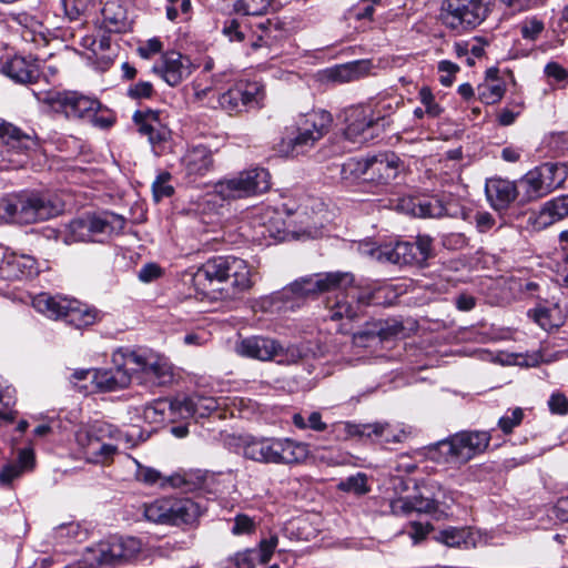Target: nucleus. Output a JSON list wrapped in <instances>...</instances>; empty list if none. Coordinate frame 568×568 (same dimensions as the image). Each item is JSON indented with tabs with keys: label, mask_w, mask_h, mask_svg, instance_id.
<instances>
[{
	"label": "nucleus",
	"mask_w": 568,
	"mask_h": 568,
	"mask_svg": "<svg viewBox=\"0 0 568 568\" xmlns=\"http://www.w3.org/2000/svg\"><path fill=\"white\" fill-rule=\"evenodd\" d=\"M130 349H119L113 354V368L97 369L95 386L103 392H114L125 388L134 379L133 372L124 363Z\"/></svg>",
	"instance_id": "4be33fe9"
},
{
	"label": "nucleus",
	"mask_w": 568,
	"mask_h": 568,
	"mask_svg": "<svg viewBox=\"0 0 568 568\" xmlns=\"http://www.w3.org/2000/svg\"><path fill=\"white\" fill-rule=\"evenodd\" d=\"M161 50L162 42L158 38H152L148 40L144 44L140 45L138 52L142 58L149 59L152 55L161 52Z\"/></svg>",
	"instance_id": "338daca9"
},
{
	"label": "nucleus",
	"mask_w": 568,
	"mask_h": 568,
	"mask_svg": "<svg viewBox=\"0 0 568 568\" xmlns=\"http://www.w3.org/2000/svg\"><path fill=\"white\" fill-rule=\"evenodd\" d=\"M222 33L230 41L242 42L247 39L253 50L271 48L285 38V31L277 19H267L256 24V30L248 28L243 20L227 19L223 24Z\"/></svg>",
	"instance_id": "1a4fd4ad"
},
{
	"label": "nucleus",
	"mask_w": 568,
	"mask_h": 568,
	"mask_svg": "<svg viewBox=\"0 0 568 568\" xmlns=\"http://www.w3.org/2000/svg\"><path fill=\"white\" fill-rule=\"evenodd\" d=\"M400 209L417 217H458L464 215L463 207L450 195H422L403 199Z\"/></svg>",
	"instance_id": "2eb2a0df"
},
{
	"label": "nucleus",
	"mask_w": 568,
	"mask_h": 568,
	"mask_svg": "<svg viewBox=\"0 0 568 568\" xmlns=\"http://www.w3.org/2000/svg\"><path fill=\"white\" fill-rule=\"evenodd\" d=\"M63 242L65 244L91 242V233L89 231L87 217L75 219L65 226L63 232Z\"/></svg>",
	"instance_id": "c03bdc74"
},
{
	"label": "nucleus",
	"mask_w": 568,
	"mask_h": 568,
	"mask_svg": "<svg viewBox=\"0 0 568 568\" xmlns=\"http://www.w3.org/2000/svg\"><path fill=\"white\" fill-rule=\"evenodd\" d=\"M390 511L397 516H408L414 510V500L409 497H400L390 501Z\"/></svg>",
	"instance_id": "052dcab7"
},
{
	"label": "nucleus",
	"mask_w": 568,
	"mask_h": 568,
	"mask_svg": "<svg viewBox=\"0 0 568 568\" xmlns=\"http://www.w3.org/2000/svg\"><path fill=\"white\" fill-rule=\"evenodd\" d=\"M171 407L165 400H155L153 403L146 404L142 408V418L149 424H161L165 419V410Z\"/></svg>",
	"instance_id": "a18cd8bd"
},
{
	"label": "nucleus",
	"mask_w": 568,
	"mask_h": 568,
	"mask_svg": "<svg viewBox=\"0 0 568 568\" xmlns=\"http://www.w3.org/2000/svg\"><path fill=\"white\" fill-rule=\"evenodd\" d=\"M271 189L270 172L260 166L241 171L236 175L217 182L215 193L223 200L246 199L263 194Z\"/></svg>",
	"instance_id": "6e6552de"
},
{
	"label": "nucleus",
	"mask_w": 568,
	"mask_h": 568,
	"mask_svg": "<svg viewBox=\"0 0 568 568\" xmlns=\"http://www.w3.org/2000/svg\"><path fill=\"white\" fill-rule=\"evenodd\" d=\"M568 216V195H560L547 201L538 215V223L547 226Z\"/></svg>",
	"instance_id": "58836bf2"
},
{
	"label": "nucleus",
	"mask_w": 568,
	"mask_h": 568,
	"mask_svg": "<svg viewBox=\"0 0 568 568\" xmlns=\"http://www.w3.org/2000/svg\"><path fill=\"white\" fill-rule=\"evenodd\" d=\"M133 462L136 465V480L145 485H159L160 487L170 486L179 488L185 493H192L204 488L206 478L201 471H182L164 477L155 468L144 466L136 459H133Z\"/></svg>",
	"instance_id": "f3484780"
},
{
	"label": "nucleus",
	"mask_w": 568,
	"mask_h": 568,
	"mask_svg": "<svg viewBox=\"0 0 568 568\" xmlns=\"http://www.w3.org/2000/svg\"><path fill=\"white\" fill-rule=\"evenodd\" d=\"M545 29L542 20L537 17L526 18L520 23V33L525 40L535 41Z\"/></svg>",
	"instance_id": "603ef678"
},
{
	"label": "nucleus",
	"mask_w": 568,
	"mask_h": 568,
	"mask_svg": "<svg viewBox=\"0 0 568 568\" xmlns=\"http://www.w3.org/2000/svg\"><path fill=\"white\" fill-rule=\"evenodd\" d=\"M67 306L63 320L77 328L93 325L100 320V312L98 310L77 300L69 298Z\"/></svg>",
	"instance_id": "72a5a7b5"
},
{
	"label": "nucleus",
	"mask_w": 568,
	"mask_h": 568,
	"mask_svg": "<svg viewBox=\"0 0 568 568\" xmlns=\"http://www.w3.org/2000/svg\"><path fill=\"white\" fill-rule=\"evenodd\" d=\"M101 29L109 33L124 32L130 23L126 10L118 0L106 1L101 9Z\"/></svg>",
	"instance_id": "473e14b6"
},
{
	"label": "nucleus",
	"mask_w": 568,
	"mask_h": 568,
	"mask_svg": "<svg viewBox=\"0 0 568 568\" xmlns=\"http://www.w3.org/2000/svg\"><path fill=\"white\" fill-rule=\"evenodd\" d=\"M243 454L263 464L293 465L306 459L308 446L290 438H253L245 443Z\"/></svg>",
	"instance_id": "423d86ee"
},
{
	"label": "nucleus",
	"mask_w": 568,
	"mask_h": 568,
	"mask_svg": "<svg viewBox=\"0 0 568 568\" xmlns=\"http://www.w3.org/2000/svg\"><path fill=\"white\" fill-rule=\"evenodd\" d=\"M459 70V67L448 60H443L438 63V71L442 73L439 77V82L444 87L452 85L456 72Z\"/></svg>",
	"instance_id": "bf43d9fd"
},
{
	"label": "nucleus",
	"mask_w": 568,
	"mask_h": 568,
	"mask_svg": "<svg viewBox=\"0 0 568 568\" xmlns=\"http://www.w3.org/2000/svg\"><path fill=\"white\" fill-rule=\"evenodd\" d=\"M37 140L19 128L0 122V169H19L37 149Z\"/></svg>",
	"instance_id": "9b49d317"
},
{
	"label": "nucleus",
	"mask_w": 568,
	"mask_h": 568,
	"mask_svg": "<svg viewBox=\"0 0 568 568\" xmlns=\"http://www.w3.org/2000/svg\"><path fill=\"white\" fill-rule=\"evenodd\" d=\"M2 70L7 77L18 83H31L39 75L37 67L22 57H14L7 61Z\"/></svg>",
	"instance_id": "4c0bfd02"
},
{
	"label": "nucleus",
	"mask_w": 568,
	"mask_h": 568,
	"mask_svg": "<svg viewBox=\"0 0 568 568\" xmlns=\"http://www.w3.org/2000/svg\"><path fill=\"white\" fill-rule=\"evenodd\" d=\"M524 418V410L520 407L509 409L499 418L498 426L505 434H510L515 427L520 425Z\"/></svg>",
	"instance_id": "4d7b16f0"
},
{
	"label": "nucleus",
	"mask_w": 568,
	"mask_h": 568,
	"mask_svg": "<svg viewBox=\"0 0 568 568\" xmlns=\"http://www.w3.org/2000/svg\"><path fill=\"white\" fill-rule=\"evenodd\" d=\"M219 104L229 113L241 112L243 110L241 88H232L222 93L219 98Z\"/></svg>",
	"instance_id": "09e8293b"
},
{
	"label": "nucleus",
	"mask_w": 568,
	"mask_h": 568,
	"mask_svg": "<svg viewBox=\"0 0 568 568\" xmlns=\"http://www.w3.org/2000/svg\"><path fill=\"white\" fill-rule=\"evenodd\" d=\"M85 217L91 233V242H103L106 237L120 232L125 224V220L122 216L111 212L88 215Z\"/></svg>",
	"instance_id": "c756f323"
},
{
	"label": "nucleus",
	"mask_w": 568,
	"mask_h": 568,
	"mask_svg": "<svg viewBox=\"0 0 568 568\" xmlns=\"http://www.w3.org/2000/svg\"><path fill=\"white\" fill-rule=\"evenodd\" d=\"M404 163L394 152L379 153L369 158L368 180L389 183L403 170Z\"/></svg>",
	"instance_id": "cd10ccee"
},
{
	"label": "nucleus",
	"mask_w": 568,
	"mask_h": 568,
	"mask_svg": "<svg viewBox=\"0 0 568 568\" xmlns=\"http://www.w3.org/2000/svg\"><path fill=\"white\" fill-rule=\"evenodd\" d=\"M338 489L343 491L354 493L356 495H365L369 491L367 486V476L364 473L347 477L338 484Z\"/></svg>",
	"instance_id": "8fccbe9b"
},
{
	"label": "nucleus",
	"mask_w": 568,
	"mask_h": 568,
	"mask_svg": "<svg viewBox=\"0 0 568 568\" xmlns=\"http://www.w3.org/2000/svg\"><path fill=\"white\" fill-rule=\"evenodd\" d=\"M550 193L562 186L568 176L567 166L562 163L546 162L537 166Z\"/></svg>",
	"instance_id": "ea45409f"
},
{
	"label": "nucleus",
	"mask_w": 568,
	"mask_h": 568,
	"mask_svg": "<svg viewBox=\"0 0 568 568\" xmlns=\"http://www.w3.org/2000/svg\"><path fill=\"white\" fill-rule=\"evenodd\" d=\"M559 308L555 306L539 305L536 308L528 312V315L545 331L558 327L561 320L557 314Z\"/></svg>",
	"instance_id": "79ce46f5"
},
{
	"label": "nucleus",
	"mask_w": 568,
	"mask_h": 568,
	"mask_svg": "<svg viewBox=\"0 0 568 568\" xmlns=\"http://www.w3.org/2000/svg\"><path fill=\"white\" fill-rule=\"evenodd\" d=\"M491 437L487 432L463 430L434 444L428 453L437 464L458 468L484 453Z\"/></svg>",
	"instance_id": "20e7f679"
},
{
	"label": "nucleus",
	"mask_w": 568,
	"mask_h": 568,
	"mask_svg": "<svg viewBox=\"0 0 568 568\" xmlns=\"http://www.w3.org/2000/svg\"><path fill=\"white\" fill-rule=\"evenodd\" d=\"M219 399L205 396L202 394H194L185 397L182 400H174L171 407L178 410L184 418L186 417H205L220 407Z\"/></svg>",
	"instance_id": "c85d7f7f"
},
{
	"label": "nucleus",
	"mask_w": 568,
	"mask_h": 568,
	"mask_svg": "<svg viewBox=\"0 0 568 568\" xmlns=\"http://www.w3.org/2000/svg\"><path fill=\"white\" fill-rule=\"evenodd\" d=\"M369 158L356 159L351 158L342 164L341 178L346 182H354L358 179L368 180Z\"/></svg>",
	"instance_id": "a19ab883"
},
{
	"label": "nucleus",
	"mask_w": 568,
	"mask_h": 568,
	"mask_svg": "<svg viewBox=\"0 0 568 568\" xmlns=\"http://www.w3.org/2000/svg\"><path fill=\"white\" fill-rule=\"evenodd\" d=\"M237 352L242 356L272 361L284 355V347L276 339L264 336H251L241 341Z\"/></svg>",
	"instance_id": "393cba45"
},
{
	"label": "nucleus",
	"mask_w": 568,
	"mask_h": 568,
	"mask_svg": "<svg viewBox=\"0 0 568 568\" xmlns=\"http://www.w3.org/2000/svg\"><path fill=\"white\" fill-rule=\"evenodd\" d=\"M414 500V510L415 513H425L430 514L437 509L436 503L434 499L426 498L423 496L413 497Z\"/></svg>",
	"instance_id": "774afa93"
},
{
	"label": "nucleus",
	"mask_w": 568,
	"mask_h": 568,
	"mask_svg": "<svg viewBox=\"0 0 568 568\" xmlns=\"http://www.w3.org/2000/svg\"><path fill=\"white\" fill-rule=\"evenodd\" d=\"M331 433L337 440L352 438L371 439L384 443L399 442L400 436L393 434L387 423L356 424L352 422H337L332 425Z\"/></svg>",
	"instance_id": "6ab92c4d"
},
{
	"label": "nucleus",
	"mask_w": 568,
	"mask_h": 568,
	"mask_svg": "<svg viewBox=\"0 0 568 568\" xmlns=\"http://www.w3.org/2000/svg\"><path fill=\"white\" fill-rule=\"evenodd\" d=\"M386 116L371 105H355L345 110V138L354 143L375 139L385 126Z\"/></svg>",
	"instance_id": "4468645a"
},
{
	"label": "nucleus",
	"mask_w": 568,
	"mask_h": 568,
	"mask_svg": "<svg viewBox=\"0 0 568 568\" xmlns=\"http://www.w3.org/2000/svg\"><path fill=\"white\" fill-rule=\"evenodd\" d=\"M0 403L3 409H0V419L11 423L16 419L18 412L13 409L16 404V390L12 387H6L0 392Z\"/></svg>",
	"instance_id": "de8ad7c7"
},
{
	"label": "nucleus",
	"mask_w": 568,
	"mask_h": 568,
	"mask_svg": "<svg viewBox=\"0 0 568 568\" xmlns=\"http://www.w3.org/2000/svg\"><path fill=\"white\" fill-rule=\"evenodd\" d=\"M63 4L70 19H78L94 7L93 0H63Z\"/></svg>",
	"instance_id": "13d9d810"
},
{
	"label": "nucleus",
	"mask_w": 568,
	"mask_h": 568,
	"mask_svg": "<svg viewBox=\"0 0 568 568\" xmlns=\"http://www.w3.org/2000/svg\"><path fill=\"white\" fill-rule=\"evenodd\" d=\"M132 119L139 133L148 138L154 153L161 154L164 144L171 139V130L164 121V113L151 109L138 110Z\"/></svg>",
	"instance_id": "aec40b11"
},
{
	"label": "nucleus",
	"mask_w": 568,
	"mask_h": 568,
	"mask_svg": "<svg viewBox=\"0 0 568 568\" xmlns=\"http://www.w3.org/2000/svg\"><path fill=\"white\" fill-rule=\"evenodd\" d=\"M443 244L448 250H462L468 245V239L463 233H450L444 236Z\"/></svg>",
	"instance_id": "e2e57ef3"
},
{
	"label": "nucleus",
	"mask_w": 568,
	"mask_h": 568,
	"mask_svg": "<svg viewBox=\"0 0 568 568\" xmlns=\"http://www.w3.org/2000/svg\"><path fill=\"white\" fill-rule=\"evenodd\" d=\"M383 286L362 287L354 285V275L348 272H328L302 277L282 292V297H316L323 293H333L327 300L331 320L355 318L361 308L372 303H381Z\"/></svg>",
	"instance_id": "f257e3e1"
},
{
	"label": "nucleus",
	"mask_w": 568,
	"mask_h": 568,
	"mask_svg": "<svg viewBox=\"0 0 568 568\" xmlns=\"http://www.w3.org/2000/svg\"><path fill=\"white\" fill-rule=\"evenodd\" d=\"M418 99L420 103L424 105L426 115H428L429 118H437L442 114L443 109L436 102L435 97L428 87L420 88L418 92Z\"/></svg>",
	"instance_id": "864d4df0"
},
{
	"label": "nucleus",
	"mask_w": 568,
	"mask_h": 568,
	"mask_svg": "<svg viewBox=\"0 0 568 568\" xmlns=\"http://www.w3.org/2000/svg\"><path fill=\"white\" fill-rule=\"evenodd\" d=\"M37 272L36 260L29 255L17 254L8 248L0 250V276L8 281L20 280Z\"/></svg>",
	"instance_id": "b1692460"
},
{
	"label": "nucleus",
	"mask_w": 568,
	"mask_h": 568,
	"mask_svg": "<svg viewBox=\"0 0 568 568\" xmlns=\"http://www.w3.org/2000/svg\"><path fill=\"white\" fill-rule=\"evenodd\" d=\"M193 70L194 65L191 59L176 51L164 53L161 61L152 68V71L171 87L179 85L192 74Z\"/></svg>",
	"instance_id": "5701e85b"
},
{
	"label": "nucleus",
	"mask_w": 568,
	"mask_h": 568,
	"mask_svg": "<svg viewBox=\"0 0 568 568\" xmlns=\"http://www.w3.org/2000/svg\"><path fill=\"white\" fill-rule=\"evenodd\" d=\"M133 372L139 384L165 386L173 381V368L169 359L153 352L132 351L124 363Z\"/></svg>",
	"instance_id": "9d476101"
},
{
	"label": "nucleus",
	"mask_w": 568,
	"mask_h": 568,
	"mask_svg": "<svg viewBox=\"0 0 568 568\" xmlns=\"http://www.w3.org/2000/svg\"><path fill=\"white\" fill-rule=\"evenodd\" d=\"M142 542L134 537H111L90 549L92 558L100 565H120L135 558Z\"/></svg>",
	"instance_id": "a211bd4d"
},
{
	"label": "nucleus",
	"mask_w": 568,
	"mask_h": 568,
	"mask_svg": "<svg viewBox=\"0 0 568 568\" xmlns=\"http://www.w3.org/2000/svg\"><path fill=\"white\" fill-rule=\"evenodd\" d=\"M488 14V7L483 0H445L442 17L446 26L456 30L474 29Z\"/></svg>",
	"instance_id": "dca6fc26"
},
{
	"label": "nucleus",
	"mask_w": 568,
	"mask_h": 568,
	"mask_svg": "<svg viewBox=\"0 0 568 568\" xmlns=\"http://www.w3.org/2000/svg\"><path fill=\"white\" fill-rule=\"evenodd\" d=\"M369 254L393 264L424 266L434 255L433 239L428 235H418L415 242H397L394 245L371 250Z\"/></svg>",
	"instance_id": "ddd939ff"
},
{
	"label": "nucleus",
	"mask_w": 568,
	"mask_h": 568,
	"mask_svg": "<svg viewBox=\"0 0 568 568\" xmlns=\"http://www.w3.org/2000/svg\"><path fill=\"white\" fill-rule=\"evenodd\" d=\"M69 298L40 293L32 298L33 308L53 320H63Z\"/></svg>",
	"instance_id": "c9c22d12"
},
{
	"label": "nucleus",
	"mask_w": 568,
	"mask_h": 568,
	"mask_svg": "<svg viewBox=\"0 0 568 568\" xmlns=\"http://www.w3.org/2000/svg\"><path fill=\"white\" fill-rule=\"evenodd\" d=\"M183 169L189 176H204L213 168V156L205 145H194L186 150L182 158Z\"/></svg>",
	"instance_id": "7c9ffc66"
},
{
	"label": "nucleus",
	"mask_w": 568,
	"mask_h": 568,
	"mask_svg": "<svg viewBox=\"0 0 568 568\" xmlns=\"http://www.w3.org/2000/svg\"><path fill=\"white\" fill-rule=\"evenodd\" d=\"M193 283L209 298H229L253 286L252 271L240 257L215 256L197 268Z\"/></svg>",
	"instance_id": "f03ea898"
},
{
	"label": "nucleus",
	"mask_w": 568,
	"mask_h": 568,
	"mask_svg": "<svg viewBox=\"0 0 568 568\" xmlns=\"http://www.w3.org/2000/svg\"><path fill=\"white\" fill-rule=\"evenodd\" d=\"M278 544L277 536L261 540L257 548L245 549L229 558L227 568H255L266 564Z\"/></svg>",
	"instance_id": "a878e982"
},
{
	"label": "nucleus",
	"mask_w": 568,
	"mask_h": 568,
	"mask_svg": "<svg viewBox=\"0 0 568 568\" xmlns=\"http://www.w3.org/2000/svg\"><path fill=\"white\" fill-rule=\"evenodd\" d=\"M369 67L371 63L368 61H358L352 64L341 65L331 71V78L338 82H349L366 74L369 71Z\"/></svg>",
	"instance_id": "37998d69"
},
{
	"label": "nucleus",
	"mask_w": 568,
	"mask_h": 568,
	"mask_svg": "<svg viewBox=\"0 0 568 568\" xmlns=\"http://www.w3.org/2000/svg\"><path fill=\"white\" fill-rule=\"evenodd\" d=\"M549 409L555 414H566L568 412V399L560 393H555L548 400Z\"/></svg>",
	"instance_id": "69168bd1"
},
{
	"label": "nucleus",
	"mask_w": 568,
	"mask_h": 568,
	"mask_svg": "<svg viewBox=\"0 0 568 568\" xmlns=\"http://www.w3.org/2000/svg\"><path fill=\"white\" fill-rule=\"evenodd\" d=\"M153 85L148 81H140L128 89V95L132 99L151 98Z\"/></svg>",
	"instance_id": "680f3d73"
},
{
	"label": "nucleus",
	"mask_w": 568,
	"mask_h": 568,
	"mask_svg": "<svg viewBox=\"0 0 568 568\" xmlns=\"http://www.w3.org/2000/svg\"><path fill=\"white\" fill-rule=\"evenodd\" d=\"M146 520L162 525H191L201 515L200 506L190 498H160L144 504Z\"/></svg>",
	"instance_id": "0eeeda50"
},
{
	"label": "nucleus",
	"mask_w": 568,
	"mask_h": 568,
	"mask_svg": "<svg viewBox=\"0 0 568 568\" xmlns=\"http://www.w3.org/2000/svg\"><path fill=\"white\" fill-rule=\"evenodd\" d=\"M505 93L501 84H481L478 87V95L481 102L486 104H494L498 102Z\"/></svg>",
	"instance_id": "6e6d98bb"
},
{
	"label": "nucleus",
	"mask_w": 568,
	"mask_h": 568,
	"mask_svg": "<svg viewBox=\"0 0 568 568\" xmlns=\"http://www.w3.org/2000/svg\"><path fill=\"white\" fill-rule=\"evenodd\" d=\"M332 122L331 113L325 110H312L300 114L295 124L285 130L282 139L283 150L295 155L306 152L327 134Z\"/></svg>",
	"instance_id": "39448f33"
},
{
	"label": "nucleus",
	"mask_w": 568,
	"mask_h": 568,
	"mask_svg": "<svg viewBox=\"0 0 568 568\" xmlns=\"http://www.w3.org/2000/svg\"><path fill=\"white\" fill-rule=\"evenodd\" d=\"M271 0H236L234 9L244 16H261L266 13Z\"/></svg>",
	"instance_id": "49530a36"
},
{
	"label": "nucleus",
	"mask_w": 568,
	"mask_h": 568,
	"mask_svg": "<svg viewBox=\"0 0 568 568\" xmlns=\"http://www.w3.org/2000/svg\"><path fill=\"white\" fill-rule=\"evenodd\" d=\"M435 539L447 547L475 548L480 541V535L470 527H448L439 530Z\"/></svg>",
	"instance_id": "2f4dec72"
},
{
	"label": "nucleus",
	"mask_w": 568,
	"mask_h": 568,
	"mask_svg": "<svg viewBox=\"0 0 568 568\" xmlns=\"http://www.w3.org/2000/svg\"><path fill=\"white\" fill-rule=\"evenodd\" d=\"M111 435V425L94 423L80 427L75 440L89 463L108 465L118 453V447L105 440Z\"/></svg>",
	"instance_id": "f8f14e48"
},
{
	"label": "nucleus",
	"mask_w": 568,
	"mask_h": 568,
	"mask_svg": "<svg viewBox=\"0 0 568 568\" xmlns=\"http://www.w3.org/2000/svg\"><path fill=\"white\" fill-rule=\"evenodd\" d=\"M34 455L31 449H22L18 454L14 463H9L0 470V485L9 486L14 479L19 478L24 471L33 468Z\"/></svg>",
	"instance_id": "e433bc0d"
},
{
	"label": "nucleus",
	"mask_w": 568,
	"mask_h": 568,
	"mask_svg": "<svg viewBox=\"0 0 568 568\" xmlns=\"http://www.w3.org/2000/svg\"><path fill=\"white\" fill-rule=\"evenodd\" d=\"M518 187L521 189V203L538 200L550 193L549 187L545 184L544 178L536 166L528 171L519 181Z\"/></svg>",
	"instance_id": "f704fd0d"
},
{
	"label": "nucleus",
	"mask_w": 568,
	"mask_h": 568,
	"mask_svg": "<svg viewBox=\"0 0 568 568\" xmlns=\"http://www.w3.org/2000/svg\"><path fill=\"white\" fill-rule=\"evenodd\" d=\"M243 109L258 106L264 92L257 83L241 85Z\"/></svg>",
	"instance_id": "3c124183"
},
{
	"label": "nucleus",
	"mask_w": 568,
	"mask_h": 568,
	"mask_svg": "<svg viewBox=\"0 0 568 568\" xmlns=\"http://www.w3.org/2000/svg\"><path fill=\"white\" fill-rule=\"evenodd\" d=\"M63 211L61 201L50 193L22 192L0 200V220L30 224L49 220Z\"/></svg>",
	"instance_id": "7ed1b4c3"
},
{
	"label": "nucleus",
	"mask_w": 568,
	"mask_h": 568,
	"mask_svg": "<svg viewBox=\"0 0 568 568\" xmlns=\"http://www.w3.org/2000/svg\"><path fill=\"white\" fill-rule=\"evenodd\" d=\"M171 174L169 172L160 173L152 184L153 196L156 202L163 197H169L173 194L174 189L170 184Z\"/></svg>",
	"instance_id": "5fc2aeb1"
},
{
	"label": "nucleus",
	"mask_w": 568,
	"mask_h": 568,
	"mask_svg": "<svg viewBox=\"0 0 568 568\" xmlns=\"http://www.w3.org/2000/svg\"><path fill=\"white\" fill-rule=\"evenodd\" d=\"M485 192L490 205L498 211L507 209L511 202L523 195L518 182L515 183L501 178L487 180Z\"/></svg>",
	"instance_id": "bb28decb"
},
{
	"label": "nucleus",
	"mask_w": 568,
	"mask_h": 568,
	"mask_svg": "<svg viewBox=\"0 0 568 568\" xmlns=\"http://www.w3.org/2000/svg\"><path fill=\"white\" fill-rule=\"evenodd\" d=\"M253 528H254L253 520L248 516L237 515L234 519L232 532L234 535L248 534L253 530Z\"/></svg>",
	"instance_id": "0e129e2a"
},
{
	"label": "nucleus",
	"mask_w": 568,
	"mask_h": 568,
	"mask_svg": "<svg viewBox=\"0 0 568 568\" xmlns=\"http://www.w3.org/2000/svg\"><path fill=\"white\" fill-rule=\"evenodd\" d=\"M53 109L64 113L69 119H89L99 112L101 103L77 91L52 93L49 98Z\"/></svg>",
	"instance_id": "412c9836"
}]
</instances>
